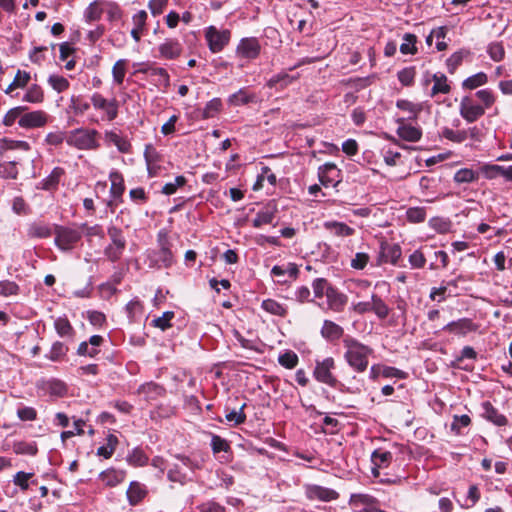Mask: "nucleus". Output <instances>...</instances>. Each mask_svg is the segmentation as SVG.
<instances>
[{"mask_svg": "<svg viewBox=\"0 0 512 512\" xmlns=\"http://www.w3.org/2000/svg\"><path fill=\"white\" fill-rule=\"evenodd\" d=\"M48 83L54 90L59 93L67 90L69 87L68 80L65 77L57 74L50 75L48 78Z\"/></svg>", "mask_w": 512, "mask_h": 512, "instance_id": "57", "label": "nucleus"}, {"mask_svg": "<svg viewBox=\"0 0 512 512\" xmlns=\"http://www.w3.org/2000/svg\"><path fill=\"white\" fill-rule=\"evenodd\" d=\"M146 494H147V490H146L145 485H143L137 481L131 482L129 485V488L127 490V498H128L129 504L132 506L139 504L144 499Z\"/></svg>", "mask_w": 512, "mask_h": 512, "instance_id": "26", "label": "nucleus"}, {"mask_svg": "<svg viewBox=\"0 0 512 512\" xmlns=\"http://www.w3.org/2000/svg\"><path fill=\"white\" fill-rule=\"evenodd\" d=\"M204 37L211 52H221L231 40V31L211 25L204 31Z\"/></svg>", "mask_w": 512, "mask_h": 512, "instance_id": "4", "label": "nucleus"}, {"mask_svg": "<svg viewBox=\"0 0 512 512\" xmlns=\"http://www.w3.org/2000/svg\"><path fill=\"white\" fill-rule=\"evenodd\" d=\"M326 298H327L328 308L334 312L343 311V309L348 301L347 296L333 286L330 290L327 291Z\"/></svg>", "mask_w": 512, "mask_h": 512, "instance_id": "16", "label": "nucleus"}, {"mask_svg": "<svg viewBox=\"0 0 512 512\" xmlns=\"http://www.w3.org/2000/svg\"><path fill=\"white\" fill-rule=\"evenodd\" d=\"M397 108L402 111L409 113L408 119H416L417 115L421 112L422 106L420 104H415L408 100H398L396 103Z\"/></svg>", "mask_w": 512, "mask_h": 512, "instance_id": "43", "label": "nucleus"}, {"mask_svg": "<svg viewBox=\"0 0 512 512\" xmlns=\"http://www.w3.org/2000/svg\"><path fill=\"white\" fill-rule=\"evenodd\" d=\"M164 392V388L154 382L145 383L138 388V393L145 395L148 400H154L162 396Z\"/></svg>", "mask_w": 512, "mask_h": 512, "instance_id": "34", "label": "nucleus"}, {"mask_svg": "<svg viewBox=\"0 0 512 512\" xmlns=\"http://www.w3.org/2000/svg\"><path fill=\"white\" fill-rule=\"evenodd\" d=\"M261 308L267 313L284 317L287 314V307L274 299H265L262 301Z\"/></svg>", "mask_w": 512, "mask_h": 512, "instance_id": "36", "label": "nucleus"}, {"mask_svg": "<svg viewBox=\"0 0 512 512\" xmlns=\"http://www.w3.org/2000/svg\"><path fill=\"white\" fill-rule=\"evenodd\" d=\"M246 404H242L239 410H231L226 415L225 418L228 422H234L235 425L243 424L246 421V414L244 413V408Z\"/></svg>", "mask_w": 512, "mask_h": 512, "instance_id": "59", "label": "nucleus"}, {"mask_svg": "<svg viewBox=\"0 0 512 512\" xmlns=\"http://www.w3.org/2000/svg\"><path fill=\"white\" fill-rule=\"evenodd\" d=\"M483 417L497 426L507 424V418L488 401L482 403Z\"/></svg>", "mask_w": 512, "mask_h": 512, "instance_id": "23", "label": "nucleus"}, {"mask_svg": "<svg viewBox=\"0 0 512 512\" xmlns=\"http://www.w3.org/2000/svg\"><path fill=\"white\" fill-rule=\"evenodd\" d=\"M446 37V27H438L433 29L430 34L426 37V43L429 47L435 44L437 51H443L446 49L447 44L444 41Z\"/></svg>", "mask_w": 512, "mask_h": 512, "instance_id": "25", "label": "nucleus"}, {"mask_svg": "<svg viewBox=\"0 0 512 512\" xmlns=\"http://www.w3.org/2000/svg\"><path fill=\"white\" fill-rule=\"evenodd\" d=\"M107 234L111 241L109 245L126 246V239L120 228L111 225L107 229Z\"/></svg>", "mask_w": 512, "mask_h": 512, "instance_id": "48", "label": "nucleus"}, {"mask_svg": "<svg viewBox=\"0 0 512 512\" xmlns=\"http://www.w3.org/2000/svg\"><path fill=\"white\" fill-rule=\"evenodd\" d=\"M487 75L483 72H479L475 75H472L465 79L462 83L463 87L466 89H476L479 86H482L487 83Z\"/></svg>", "mask_w": 512, "mask_h": 512, "instance_id": "47", "label": "nucleus"}, {"mask_svg": "<svg viewBox=\"0 0 512 512\" xmlns=\"http://www.w3.org/2000/svg\"><path fill=\"white\" fill-rule=\"evenodd\" d=\"M277 209L275 206L267 205L262 210L258 211L256 217L252 221L255 228H260L263 225L271 224L275 218Z\"/></svg>", "mask_w": 512, "mask_h": 512, "instance_id": "27", "label": "nucleus"}, {"mask_svg": "<svg viewBox=\"0 0 512 512\" xmlns=\"http://www.w3.org/2000/svg\"><path fill=\"white\" fill-rule=\"evenodd\" d=\"M228 102L233 106L246 105L248 103L256 102V96L254 94H249L245 89H240L229 96Z\"/></svg>", "mask_w": 512, "mask_h": 512, "instance_id": "35", "label": "nucleus"}, {"mask_svg": "<svg viewBox=\"0 0 512 512\" xmlns=\"http://www.w3.org/2000/svg\"><path fill=\"white\" fill-rule=\"evenodd\" d=\"M174 318V312L166 311L162 314V316L155 318L152 321L154 327L165 331L167 328L171 327V320Z\"/></svg>", "mask_w": 512, "mask_h": 512, "instance_id": "61", "label": "nucleus"}, {"mask_svg": "<svg viewBox=\"0 0 512 512\" xmlns=\"http://www.w3.org/2000/svg\"><path fill=\"white\" fill-rule=\"evenodd\" d=\"M158 50L163 59L174 60L181 54L182 46L177 40L167 39Z\"/></svg>", "mask_w": 512, "mask_h": 512, "instance_id": "19", "label": "nucleus"}, {"mask_svg": "<svg viewBox=\"0 0 512 512\" xmlns=\"http://www.w3.org/2000/svg\"><path fill=\"white\" fill-rule=\"evenodd\" d=\"M63 175L64 170L60 167H55L51 173L41 181L40 188L47 191L56 189Z\"/></svg>", "mask_w": 512, "mask_h": 512, "instance_id": "31", "label": "nucleus"}, {"mask_svg": "<svg viewBox=\"0 0 512 512\" xmlns=\"http://www.w3.org/2000/svg\"><path fill=\"white\" fill-rule=\"evenodd\" d=\"M398 128H397V135L409 142H416L420 140L422 136V132L418 127L412 126L410 124H407L405 122L404 118H399L397 120Z\"/></svg>", "mask_w": 512, "mask_h": 512, "instance_id": "14", "label": "nucleus"}, {"mask_svg": "<svg viewBox=\"0 0 512 512\" xmlns=\"http://www.w3.org/2000/svg\"><path fill=\"white\" fill-rule=\"evenodd\" d=\"M222 103L219 98L210 100L203 109L202 116L204 119L213 118L221 109Z\"/></svg>", "mask_w": 512, "mask_h": 512, "instance_id": "58", "label": "nucleus"}, {"mask_svg": "<svg viewBox=\"0 0 512 512\" xmlns=\"http://www.w3.org/2000/svg\"><path fill=\"white\" fill-rule=\"evenodd\" d=\"M167 478L171 482H176L181 485H184L188 480L189 477L187 475V472L182 468V466L179 463L173 464L167 472Z\"/></svg>", "mask_w": 512, "mask_h": 512, "instance_id": "39", "label": "nucleus"}, {"mask_svg": "<svg viewBox=\"0 0 512 512\" xmlns=\"http://www.w3.org/2000/svg\"><path fill=\"white\" fill-rule=\"evenodd\" d=\"M55 245L62 251L72 250L82 238V232L78 228L67 226H55Z\"/></svg>", "mask_w": 512, "mask_h": 512, "instance_id": "3", "label": "nucleus"}, {"mask_svg": "<svg viewBox=\"0 0 512 512\" xmlns=\"http://www.w3.org/2000/svg\"><path fill=\"white\" fill-rule=\"evenodd\" d=\"M261 52V45L255 37L242 38L235 50L236 57L240 60H255Z\"/></svg>", "mask_w": 512, "mask_h": 512, "instance_id": "8", "label": "nucleus"}, {"mask_svg": "<svg viewBox=\"0 0 512 512\" xmlns=\"http://www.w3.org/2000/svg\"><path fill=\"white\" fill-rule=\"evenodd\" d=\"M117 444H118L117 437L113 434H109L107 437V444L100 446L97 449V455L103 456L105 459L110 458L113 455Z\"/></svg>", "mask_w": 512, "mask_h": 512, "instance_id": "44", "label": "nucleus"}, {"mask_svg": "<svg viewBox=\"0 0 512 512\" xmlns=\"http://www.w3.org/2000/svg\"><path fill=\"white\" fill-rule=\"evenodd\" d=\"M33 475V473L19 471L13 477V483L22 491H26L29 488V480L33 477Z\"/></svg>", "mask_w": 512, "mask_h": 512, "instance_id": "62", "label": "nucleus"}, {"mask_svg": "<svg viewBox=\"0 0 512 512\" xmlns=\"http://www.w3.org/2000/svg\"><path fill=\"white\" fill-rule=\"evenodd\" d=\"M401 248L397 244H382L379 261L380 263L396 264L401 257Z\"/></svg>", "mask_w": 512, "mask_h": 512, "instance_id": "18", "label": "nucleus"}, {"mask_svg": "<svg viewBox=\"0 0 512 512\" xmlns=\"http://www.w3.org/2000/svg\"><path fill=\"white\" fill-rule=\"evenodd\" d=\"M298 356L293 351H286L285 353L281 354L278 358V362L281 366L287 368V369H293L298 364Z\"/></svg>", "mask_w": 512, "mask_h": 512, "instance_id": "51", "label": "nucleus"}, {"mask_svg": "<svg viewBox=\"0 0 512 512\" xmlns=\"http://www.w3.org/2000/svg\"><path fill=\"white\" fill-rule=\"evenodd\" d=\"M158 244L159 249L153 251L150 255L151 261L158 268H168L174 263V256L171 251V243L165 233L160 232L158 234Z\"/></svg>", "mask_w": 512, "mask_h": 512, "instance_id": "5", "label": "nucleus"}, {"mask_svg": "<svg viewBox=\"0 0 512 512\" xmlns=\"http://www.w3.org/2000/svg\"><path fill=\"white\" fill-rule=\"evenodd\" d=\"M125 472L121 470L108 469L100 474L101 480L110 487H114L125 479Z\"/></svg>", "mask_w": 512, "mask_h": 512, "instance_id": "32", "label": "nucleus"}, {"mask_svg": "<svg viewBox=\"0 0 512 512\" xmlns=\"http://www.w3.org/2000/svg\"><path fill=\"white\" fill-rule=\"evenodd\" d=\"M324 228L331 234L337 237H348L355 233V229L348 226L343 222L338 221H326L323 224Z\"/></svg>", "mask_w": 512, "mask_h": 512, "instance_id": "28", "label": "nucleus"}, {"mask_svg": "<svg viewBox=\"0 0 512 512\" xmlns=\"http://www.w3.org/2000/svg\"><path fill=\"white\" fill-rule=\"evenodd\" d=\"M23 100L30 102V103H39L43 100V92L42 89L37 86L33 85L28 89V91L24 94Z\"/></svg>", "mask_w": 512, "mask_h": 512, "instance_id": "64", "label": "nucleus"}, {"mask_svg": "<svg viewBox=\"0 0 512 512\" xmlns=\"http://www.w3.org/2000/svg\"><path fill=\"white\" fill-rule=\"evenodd\" d=\"M471 424V418L467 414L453 415V422L450 425V430L458 435L463 434V429L468 428Z\"/></svg>", "mask_w": 512, "mask_h": 512, "instance_id": "42", "label": "nucleus"}, {"mask_svg": "<svg viewBox=\"0 0 512 512\" xmlns=\"http://www.w3.org/2000/svg\"><path fill=\"white\" fill-rule=\"evenodd\" d=\"M109 179L111 181L110 194L112 200L108 202V207L111 209L112 212H114L115 207L118 205V203H121L123 201L122 195L125 191V186L122 175L117 171L111 172L109 175Z\"/></svg>", "mask_w": 512, "mask_h": 512, "instance_id": "10", "label": "nucleus"}, {"mask_svg": "<svg viewBox=\"0 0 512 512\" xmlns=\"http://www.w3.org/2000/svg\"><path fill=\"white\" fill-rule=\"evenodd\" d=\"M406 217L411 223L423 222L426 218V210L424 207H410L406 211Z\"/></svg>", "mask_w": 512, "mask_h": 512, "instance_id": "55", "label": "nucleus"}, {"mask_svg": "<svg viewBox=\"0 0 512 512\" xmlns=\"http://www.w3.org/2000/svg\"><path fill=\"white\" fill-rule=\"evenodd\" d=\"M476 356H477V353L475 352V350L472 347L465 346L462 349L461 354L459 356H456L455 359L450 364L453 367L468 369L469 365H467V364L463 365V362L465 360H475Z\"/></svg>", "mask_w": 512, "mask_h": 512, "instance_id": "38", "label": "nucleus"}, {"mask_svg": "<svg viewBox=\"0 0 512 512\" xmlns=\"http://www.w3.org/2000/svg\"><path fill=\"white\" fill-rule=\"evenodd\" d=\"M175 457L178 460V463L186 472H195L196 470L201 468V463L198 460L191 459L190 457L185 455H176Z\"/></svg>", "mask_w": 512, "mask_h": 512, "instance_id": "56", "label": "nucleus"}, {"mask_svg": "<svg viewBox=\"0 0 512 512\" xmlns=\"http://www.w3.org/2000/svg\"><path fill=\"white\" fill-rule=\"evenodd\" d=\"M416 36L414 34H405L403 42L400 45V51L403 54H413L416 51Z\"/></svg>", "mask_w": 512, "mask_h": 512, "instance_id": "60", "label": "nucleus"}, {"mask_svg": "<svg viewBox=\"0 0 512 512\" xmlns=\"http://www.w3.org/2000/svg\"><path fill=\"white\" fill-rule=\"evenodd\" d=\"M297 78L296 75H290L286 72L279 73L277 75L272 76L267 85L270 88H276L277 90L284 89L287 87L293 80Z\"/></svg>", "mask_w": 512, "mask_h": 512, "instance_id": "33", "label": "nucleus"}, {"mask_svg": "<svg viewBox=\"0 0 512 512\" xmlns=\"http://www.w3.org/2000/svg\"><path fill=\"white\" fill-rule=\"evenodd\" d=\"M481 170L487 179H494L498 176L504 177L505 175V166L501 165L486 164L481 168Z\"/></svg>", "mask_w": 512, "mask_h": 512, "instance_id": "53", "label": "nucleus"}, {"mask_svg": "<svg viewBox=\"0 0 512 512\" xmlns=\"http://www.w3.org/2000/svg\"><path fill=\"white\" fill-rule=\"evenodd\" d=\"M54 327L58 335L61 337H69L74 333V329L66 317L57 318L54 321Z\"/></svg>", "mask_w": 512, "mask_h": 512, "instance_id": "45", "label": "nucleus"}, {"mask_svg": "<svg viewBox=\"0 0 512 512\" xmlns=\"http://www.w3.org/2000/svg\"><path fill=\"white\" fill-rule=\"evenodd\" d=\"M339 171L334 163H325L318 168V178L322 185L328 187L336 182Z\"/></svg>", "mask_w": 512, "mask_h": 512, "instance_id": "20", "label": "nucleus"}, {"mask_svg": "<svg viewBox=\"0 0 512 512\" xmlns=\"http://www.w3.org/2000/svg\"><path fill=\"white\" fill-rule=\"evenodd\" d=\"M13 451L18 455L34 456L38 452L35 442L17 441L13 444Z\"/></svg>", "mask_w": 512, "mask_h": 512, "instance_id": "41", "label": "nucleus"}, {"mask_svg": "<svg viewBox=\"0 0 512 512\" xmlns=\"http://www.w3.org/2000/svg\"><path fill=\"white\" fill-rule=\"evenodd\" d=\"M49 115L42 110L27 111L24 110L23 116L18 121V125L25 129H35L44 127L49 122Z\"/></svg>", "mask_w": 512, "mask_h": 512, "instance_id": "9", "label": "nucleus"}, {"mask_svg": "<svg viewBox=\"0 0 512 512\" xmlns=\"http://www.w3.org/2000/svg\"><path fill=\"white\" fill-rule=\"evenodd\" d=\"M307 496L312 500L331 501L336 500L339 494L330 488L311 485L307 488Z\"/></svg>", "mask_w": 512, "mask_h": 512, "instance_id": "15", "label": "nucleus"}, {"mask_svg": "<svg viewBox=\"0 0 512 512\" xmlns=\"http://www.w3.org/2000/svg\"><path fill=\"white\" fill-rule=\"evenodd\" d=\"M144 158L149 176H157L161 169L162 155L152 144H147L145 145Z\"/></svg>", "mask_w": 512, "mask_h": 512, "instance_id": "11", "label": "nucleus"}, {"mask_svg": "<svg viewBox=\"0 0 512 512\" xmlns=\"http://www.w3.org/2000/svg\"><path fill=\"white\" fill-rule=\"evenodd\" d=\"M331 288L332 286L325 278H316L312 282V289L315 298H322L323 296L327 297V291Z\"/></svg>", "mask_w": 512, "mask_h": 512, "instance_id": "46", "label": "nucleus"}, {"mask_svg": "<svg viewBox=\"0 0 512 512\" xmlns=\"http://www.w3.org/2000/svg\"><path fill=\"white\" fill-rule=\"evenodd\" d=\"M51 233V227L40 221L29 224L27 228V236L29 238H48L51 236Z\"/></svg>", "mask_w": 512, "mask_h": 512, "instance_id": "30", "label": "nucleus"}, {"mask_svg": "<svg viewBox=\"0 0 512 512\" xmlns=\"http://www.w3.org/2000/svg\"><path fill=\"white\" fill-rule=\"evenodd\" d=\"M104 139L108 145H115L121 153H128L131 149L130 142L113 130L106 131L104 133Z\"/></svg>", "mask_w": 512, "mask_h": 512, "instance_id": "24", "label": "nucleus"}, {"mask_svg": "<svg viewBox=\"0 0 512 512\" xmlns=\"http://www.w3.org/2000/svg\"><path fill=\"white\" fill-rule=\"evenodd\" d=\"M104 342V338L100 335H93L88 341L81 342L77 349L79 356H88L94 358L99 353V347Z\"/></svg>", "mask_w": 512, "mask_h": 512, "instance_id": "13", "label": "nucleus"}, {"mask_svg": "<svg viewBox=\"0 0 512 512\" xmlns=\"http://www.w3.org/2000/svg\"><path fill=\"white\" fill-rule=\"evenodd\" d=\"M335 368V361L332 357H327L322 361H316L315 369L313 371L314 378L321 383L335 387L338 383L336 377L332 374Z\"/></svg>", "mask_w": 512, "mask_h": 512, "instance_id": "7", "label": "nucleus"}, {"mask_svg": "<svg viewBox=\"0 0 512 512\" xmlns=\"http://www.w3.org/2000/svg\"><path fill=\"white\" fill-rule=\"evenodd\" d=\"M68 132L56 130L49 132L45 137V143L51 146H60L64 141L67 143Z\"/></svg>", "mask_w": 512, "mask_h": 512, "instance_id": "49", "label": "nucleus"}, {"mask_svg": "<svg viewBox=\"0 0 512 512\" xmlns=\"http://www.w3.org/2000/svg\"><path fill=\"white\" fill-rule=\"evenodd\" d=\"M460 113L465 120L472 123L484 115L485 109L475 104L470 97H464L460 104Z\"/></svg>", "mask_w": 512, "mask_h": 512, "instance_id": "12", "label": "nucleus"}, {"mask_svg": "<svg viewBox=\"0 0 512 512\" xmlns=\"http://www.w3.org/2000/svg\"><path fill=\"white\" fill-rule=\"evenodd\" d=\"M100 134L95 129L76 128L68 132L67 144L78 150H97Z\"/></svg>", "mask_w": 512, "mask_h": 512, "instance_id": "2", "label": "nucleus"}, {"mask_svg": "<svg viewBox=\"0 0 512 512\" xmlns=\"http://www.w3.org/2000/svg\"><path fill=\"white\" fill-rule=\"evenodd\" d=\"M344 334L343 328L331 320H324L321 335L329 342L339 340Z\"/></svg>", "mask_w": 512, "mask_h": 512, "instance_id": "22", "label": "nucleus"}, {"mask_svg": "<svg viewBox=\"0 0 512 512\" xmlns=\"http://www.w3.org/2000/svg\"><path fill=\"white\" fill-rule=\"evenodd\" d=\"M67 351V346H65L62 342L57 341L53 343L48 358L52 361H58L66 355Z\"/></svg>", "mask_w": 512, "mask_h": 512, "instance_id": "63", "label": "nucleus"}, {"mask_svg": "<svg viewBox=\"0 0 512 512\" xmlns=\"http://www.w3.org/2000/svg\"><path fill=\"white\" fill-rule=\"evenodd\" d=\"M26 110L24 106H18L10 109L4 116L3 123L5 126H12L14 123L18 122L23 116V112Z\"/></svg>", "mask_w": 512, "mask_h": 512, "instance_id": "50", "label": "nucleus"}, {"mask_svg": "<svg viewBox=\"0 0 512 512\" xmlns=\"http://www.w3.org/2000/svg\"><path fill=\"white\" fill-rule=\"evenodd\" d=\"M343 345L346 349L344 358L348 365L358 373L364 372L368 367V358L373 353V349L351 336L343 339Z\"/></svg>", "mask_w": 512, "mask_h": 512, "instance_id": "1", "label": "nucleus"}, {"mask_svg": "<svg viewBox=\"0 0 512 512\" xmlns=\"http://www.w3.org/2000/svg\"><path fill=\"white\" fill-rule=\"evenodd\" d=\"M90 105H92L91 101L88 102L83 96L73 95L70 99L67 111L76 116H82L90 109Z\"/></svg>", "mask_w": 512, "mask_h": 512, "instance_id": "29", "label": "nucleus"}, {"mask_svg": "<svg viewBox=\"0 0 512 512\" xmlns=\"http://www.w3.org/2000/svg\"><path fill=\"white\" fill-rule=\"evenodd\" d=\"M392 459V453L390 451L377 449L371 455L372 463L375 467L372 468V474L375 478L380 477L379 468L387 466Z\"/></svg>", "mask_w": 512, "mask_h": 512, "instance_id": "21", "label": "nucleus"}, {"mask_svg": "<svg viewBox=\"0 0 512 512\" xmlns=\"http://www.w3.org/2000/svg\"><path fill=\"white\" fill-rule=\"evenodd\" d=\"M477 329L478 325L468 318L450 322V334L458 337H465L468 334L475 332Z\"/></svg>", "mask_w": 512, "mask_h": 512, "instance_id": "17", "label": "nucleus"}, {"mask_svg": "<svg viewBox=\"0 0 512 512\" xmlns=\"http://www.w3.org/2000/svg\"><path fill=\"white\" fill-rule=\"evenodd\" d=\"M90 101L95 110L103 112V120L110 122L117 118L119 104L116 99H106L100 93L96 92L92 94Z\"/></svg>", "mask_w": 512, "mask_h": 512, "instance_id": "6", "label": "nucleus"}, {"mask_svg": "<svg viewBox=\"0 0 512 512\" xmlns=\"http://www.w3.org/2000/svg\"><path fill=\"white\" fill-rule=\"evenodd\" d=\"M371 300V311H373L379 319H385L389 315V307L377 294H372Z\"/></svg>", "mask_w": 512, "mask_h": 512, "instance_id": "40", "label": "nucleus"}, {"mask_svg": "<svg viewBox=\"0 0 512 512\" xmlns=\"http://www.w3.org/2000/svg\"><path fill=\"white\" fill-rule=\"evenodd\" d=\"M30 79V73L18 70L12 83H10L8 87L5 89V93L13 96V91L17 88L25 87Z\"/></svg>", "mask_w": 512, "mask_h": 512, "instance_id": "37", "label": "nucleus"}, {"mask_svg": "<svg viewBox=\"0 0 512 512\" xmlns=\"http://www.w3.org/2000/svg\"><path fill=\"white\" fill-rule=\"evenodd\" d=\"M453 179L458 184L470 183L477 179V174L472 169L463 168L454 174Z\"/></svg>", "mask_w": 512, "mask_h": 512, "instance_id": "52", "label": "nucleus"}, {"mask_svg": "<svg viewBox=\"0 0 512 512\" xmlns=\"http://www.w3.org/2000/svg\"><path fill=\"white\" fill-rule=\"evenodd\" d=\"M100 4V0H95L87 7L85 11V18L88 21H97L101 18L103 9L100 7Z\"/></svg>", "mask_w": 512, "mask_h": 512, "instance_id": "54", "label": "nucleus"}]
</instances>
